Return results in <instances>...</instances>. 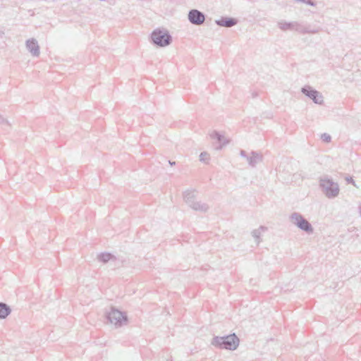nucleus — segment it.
I'll return each instance as SVG.
<instances>
[{
	"instance_id": "obj_5",
	"label": "nucleus",
	"mask_w": 361,
	"mask_h": 361,
	"mask_svg": "<svg viewBox=\"0 0 361 361\" xmlns=\"http://www.w3.org/2000/svg\"><path fill=\"white\" fill-rule=\"evenodd\" d=\"M108 320L117 327H120L128 322L127 315L115 308H111V310L107 314Z\"/></svg>"
},
{
	"instance_id": "obj_26",
	"label": "nucleus",
	"mask_w": 361,
	"mask_h": 361,
	"mask_svg": "<svg viewBox=\"0 0 361 361\" xmlns=\"http://www.w3.org/2000/svg\"><path fill=\"white\" fill-rule=\"evenodd\" d=\"M358 211H359L360 216H361V203L358 206Z\"/></svg>"
},
{
	"instance_id": "obj_13",
	"label": "nucleus",
	"mask_w": 361,
	"mask_h": 361,
	"mask_svg": "<svg viewBox=\"0 0 361 361\" xmlns=\"http://www.w3.org/2000/svg\"><path fill=\"white\" fill-rule=\"evenodd\" d=\"M11 312V308L6 303L0 302V319H6Z\"/></svg>"
},
{
	"instance_id": "obj_3",
	"label": "nucleus",
	"mask_w": 361,
	"mask_h": 361,
	"mask_svg": "<svg viewBox=\"0 0 361 361\" xmlns=\"http://www.w3.org/2000/svg\"><path fill=\"white\" fill-rule=\"evenodd\" d=\"M152 43L160 47L169 46L172 42V37L166 30L159 28L154 30L151 34Z\"/></svg>"
},
{
	"instance_id": "obj_23",
	"label": "nucleus",
	"mask_w": 361,
	"mask_h": 361,
	"mask_svg": "<svg viewBox=\"0 0 361 361\" xmlns=\"http://www.w3.org/2000/svg\"><path fill=\"white\" fill-rule=\"evenodd\" d=\"M346 181L349 183H352L354 185H355V181L353 180V179L352 178V177H347L346 178Z\"/></svg>"
},
{
	"instance_id": "obj_19",
	"label": "nucleus",
	"mask_w": 361,
	"mask_h": 361,
	"mask_svg": "<svg viewBox=\"0 0 361 361\" xmlns=\"http://www.w3.org/2000/svg\"><path fill=\"white\" fill-rule=\"evenodd\" d=\"M209 159H210V156L207 152H203L200 154V161L207 164L209 162Z\"/></svg>"
},
{
	"instance_id": "obj_18",
	"label": "nucleus",
	"mask_w": 361,
	"mask_h": 361,
	"mask_svg": "<svg viewBox=\"0 0 361 361\" xmlns=\"http://www.w3.org/2000/svg\"><path fill=\"white\" fill-rule=\"evenodd\" d=\"M265 230H267V228L263 226H261L259 228L252 231V235L253 238H255L257 244H259V238L262 231H264Z\"/></svg>"
},
{
	"instance_id": "obj_25",
	"label": "nucleus",
	"mask_w": 361,
	"mask_h": 361,
	"mask_svg": "<svg viewBox=\"0 0 361 361\" xmlns=\"http://www.w3.org/2000/svg\"><path fill=\"white\" fill-rule=\"evenodd\" d=\"M305 3L307 4H308V5H310V6H314L315 5V4L312 1H311V0H306Z\"/></svg>"
},
{
	"instance_id": "obj_8",
	"label": "nucleus",
	"mask_w": 361,
	"mask_h": 361,
	"mask_svg": "<svg viewBox=\"0 0 361 361\" xmlns=\"http://www.w3.org/2000/svg\"><path fill=\"white\" fill-rule=\"evenodd\" d=\"M26 48L31 53L33 56H39V46L37 43V41L34 39H27L25 42Z\"/></svg>"
},
{
	"instance_id": "obj_2",
	"label": "nucleus",
	"mask_w": 361,
	"mask_h": 361,
	"mask_svg": "<svg viewBox=\"0 0 361 361\" xmlns=\"http://www.w3.org/2000/svg\"><path fill=\"white\" fill-rule=\"evenodd\" d=\"M239 338L235 334H233L224 336H215L213 338L211 343L221 349L234 350L239 345Z\"/></svg>"
},
{
	"instance_id": "obj_11",
	"label": "nucleus",
	"mask_w": 361,
	"mask_h": 361,
	"mask_svg": "<svg viewBox=\"0 0 361 361\" xmlns=\"http://www.w3.org/2000/svg\"><path fill=\"white\" fill-rule=\"evenodd\" d=\"M248 162V164L254 168L257 166L259 162L262 161V155L257 152L252 151L250 152V155H248L246 159Z\"/></svg>"
},
{
	"instance_id": "obj_20",
	"label": "nucleus",
	"mask_w": 361,
	"mask_h": 361,
	"mask_svg": "<svg viewBox=\"0 0 361 361\" xmlns=\"http://www.w3.org/2000/svg\"><path fill=\"white\" fill-rule=\"evenodd\" d=\"M321 137L322 140L325 142H329L331 140V137L327 133L322 134Z\"/></svg>"
},
{
	"instance_id": "obj_16",
	"label": "nucleus",
	"mask_w": 361,
	"mask_h": 361,
	"mask_svg": "<svg viewBox=\"0 0 361 361\" xmlns=\"http://www.w3.org/2000/svg\"><path fill=\"white\" fill-rule=\"evenodd\" d=\"M183 198L185 203L190 207V205L196 200L195 191L187 190L183 193Z\"/></svg>"
},
{
	"instance_id": "obj_17",
	"label": "nucleus",
	"mask_w": 361,
	"mask_h": 361,
	"mask_svg": "<svg viewBox=\"0 0 361 361\" xmlns=\"http://www.w3.org/2000/svg\"><path fill=\"white\" fill-rule=\"evenodd\" d=\"M294 24L295 22L287 23L283 21L279 22L278 23L279 27L283 31L294 30Z\"/></svg>"
},
{
	"instance_id": "obj_22",
	"label": "nucleus",
	"mask_w": 361,
	"mask_h": 361,
	"mask_svg": "<svg viewBox=\"0 0 361 361\" xmlns=\"http://www.w3.org/2000/svg\"><path fill=\"white\" fill-rule=\"evenodd\" d=\"M240 155L242 157L245 158L246 159H247V157H248V155L247 154V152L245 150H243V149L240 150Z\"/></svg>"
},
{
	"instance_id": "obj_14",
	"label": "nucleus",
	"mask_w": 361,
	"mask_h": 361,
	"mask_svg": "<svg viewBox=\"0 0 361 361\" xmlns=\"http://www.w3.org/2000/svg\"><path fill=\"white\" fill-rule=\"evenodd\" d=\"M294 30L301 33V34H315L317 33V30H307V27L303 25L301 23L298 22H295L294 24Z\"/></svg>"
},
{
	"instance_id": "obj_24",
	"label": "nucleus",
	"mask_w": 361,
	"mask_h": 361,
	"mask_svg": "<svg viewBox=\"0 0 361 361\" xmlns=\"http://www.w3.org/2000/svg\"><path fill=\"white\" fill-rule=\"evenodd\" d=\"M307 27V30H317V32H319L320 31V27H317V28H311L310 25L308 26H306Z\"/></svg>"
},
{
	"instance_id": "obj_21",
	"label": "nucleus",
	"mask_w": 361,
	"mask_h": 361,
	"mask_svg": "<svg viewBox=\"0 0 361 361\" xmlns=\"http://www.w3.org/2000/svg\"><path fill=\"white\" fill-rule=\"evenodd\" d=\"M0 123L5 124L8 126H11L8 121L6 118H4L1 115H0Z\"/></svg>"
},
{
	"instance_id": "obj_15",
	"label": "nucleus",
	"mask_w": 361,
	"mask_h": 361,
	"mask_svg": "<svg viewBox=\"0 0 361 361\" xmlns=\"http://www.w3.org/2000/svg\"><path fill=\"white\" fill-rule=\"evenodd\" d=\"M97 259L103 263H107L111 260L115 261L116 257L109 252H102L97 255Z\"/></svg>"
},
{
	"instance_id": "obj_4",
	"label": "nucleus",
	"mask_w": 361,
	"mask_h": 361,
	"mask_svg": "<svg viewBox=\"0 0 361 361\" xmlns=\"http://www.w3.org/2000/svg\"><path fill=\"white\" fill-rule=\"evenodd\" d=\"M290 221L300 230L308 233H312L314 231L311 224L298 212H293L291 214L290 216Z\"/></svg>"
},
{
	"instance_id": "obj_10",
	"label": "nucleus",
	"mask_w": 361,
	"mask_h": 361,
	"mask_svg": "<svg viewBox=\"0 0 361 361\" xmlns=\"http://www.w3.org/2000/svg\"><path fill=\"white\" fill-rule=\"evenodd\" d=\"M216 24L221 27H231L238 23V20L233 18L221 17L215 21Z\"/></svg>"
},
{
	"instance_id": "obj_9",
	"label": "nucleus",
	"mask_w": 361,
	"mask_h": 361,
	"mask_svg": "<svg viewBox=\"0 0 361 361\" xmlns=\"http://www.w3.org/2000/svg\"><path fill=\"white\" fill-rule=\"evenodd\" d=\"M210 137L212 139H216L218 141L219 145L216 147V149L217 150L221 149L224 146L229 142L228 139L226 138L223 135L215 130L210 134Z\"/></svg>"
},
{
	"instance_id": "obj_7",
	"label": "nucleus",
	"mask_w": 361,
	"mask_h": 361,
	"mask_svg": "<svg viewBox=\"0 0 361 361\" xmlns=\"http://www.w3.org/2000/svg\"><path fill=\"white\" fill-rule=\"evenodd\" d=\"M190 23L195 25H200L204 23L205 15L197 9H192L188 16Z\"/></svg>"
},
{
	"instance_id": "obj_6",
	"label": "nucleus",
	"mask_w": 361,
	"mask_h": 361,
	"mask_svg": "<svg viewBox=\"0 0 361 361\" xmlns=\"http://www.w3.org/2000/svg\"><path fill=\"white\" fill-rule=\"evenodd\" d=\"M301 92L307 97L311 99L315 104H322L324 102L322 94L313 89L310 85H305L302 87Z\"/></svg>"
},
{
	"instance_id": "obj_12",
	"label": "nucleus",
	"mask_w": 361,
	"mask_h": 361,
	"mask_svg": "<svg viewBox=\"0 0 361 361\" xmlns=\"http://www.w3.org/2000/svg\"><path fill=\"white\" fill-rule=\"evenodd\" d=\"M191 209L195 211L201 212H206L209 209V206L206 203H203L199 201H195L190 207Z\"/></svg>"
},
{
	"instance_id": "obj_27",
	"label": "nucleus",
	"mask_w": 361,
	"mask_h": 361,
	"mask_svg": "<svg viewBox=\"0 0 361 361\" xmlns=\"http://www.w3.org/2000/svg\"><path fill=\"white\" fill-rule=\"evenodd\" d=\"M169 163L171 166H174L176 164L175 161H169Z\"/></svg>"
},
{
	"instance_id": "obj_1",
	"label": "nucleus",
	"mask_w": 361,
	"mask_h": 361,
	"mask_svg": "<svg viewBox=\"0 0 361 361\" xmlns=\"http://www.w3.org/2000/svg\"><path fill=\"white\" fill-rule=\"evenodd\" d=\"M319 188L322 193L329 199H334L338 196L340 188L338 183L334 182L328 176L319 178Z\"/></svg>"
}]
</instances>
